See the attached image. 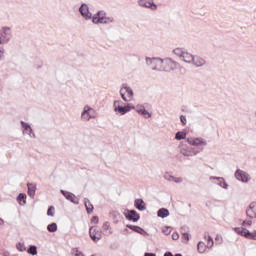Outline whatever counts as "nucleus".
I'll list each match as a JSON object with an SVG mask.
<instances>
[{
    "label": "nucleus",
    "mask_w": 256,
    "mask_h": 256,
    "mask_svg": "<svg viewBox=\"0 0 256 256\" xmlns=\"http://www.w3.org/2000/svg\"><path fill=\"white\" fill-rule=\"evenodd\" d=\"M131 109H135V106H131L130 104L126 106H117V101L114 102V111L116 113H120V115H125V113H129Z\"/></svg>",
    "instance_id": "423d86ee"
},
{
    "label": "nucleus",
    "mask_w": 256,
    "mask_h": 256,
    "mask_svg": "<svg viewBox=\"0 0 256 256\" xmlns=\"http://www.w3.org/2000/svg\"><path fill=\"white\" fill-rule=\"evenodd\" d=\"M47 215H49L50 217H53V215H55V207L50 206L47 211Z\"/></svg>",
    "instance_id": "7c9ffc66"
},
{
    "label": "nucleus",
    "mask_w": 256,
    "mask_h": 256,
    "mask_svg": "<svg viewBox=\"0 0 256 256\" xmlns=\"http://www.w3.org/2000/svg\"><path fill=\"white\" fill-rule=\"evenodd\" d=\"M93 117H95V110H93V108H90L89 106H86L82 113V119L84 121H89V119H93Z\"/></svg>",
    "instance_id": "6e6552de"
},
{
    "label": "nucleus",
    "mask_w": 256,
    "mask_h": 256,
    "mask_svg": "<svg viewBox=\"0 0 256 256\" xmlns=\"http://www.w3.org/2000/svg\"><path fill=\"white\" fill-rule=\"evenodd\" d=\"M183 239H185L186 241H189V234L184 233L183 234Z\"/></svg>",
    "instance_id": "a19ab883"
},
{
    "label": "nucleus",
    "mask_w": 256,
    "mask_h": 256,
    "mask_svg": "<svg viewBox=\"0 0 256 256\" xmlns=\"http://www.w3.org/2000/svg\"><path fill=\"white\" fill-rule=\"evenodd\" d=\"M181 59L185 63H192L193 59H195V57H193V55H191L189 52H184V54H182V58Z\"/></svg>",
    "instance_id": "a211bd4d"
},
{
    "label": "nucleus",
    "mask_w": 256,
    "mask_h": 256,
    "mask_svg": "<svg viewBox=\"0 0 256 256\" xmlns=\"http://www.w3.org/2000/svg\"><path fill=\"white\" fill-rule=\"evenodd\" d=\"M182 155H185V157H193L197 153L194 148L188 147V148H182L181 149Z\"/></svg>",
    "instance_id": "dca6fc26"
},
{
    "label": "nucleus",
    "mask_w": 256,
    "mask_h": 256,
    "mask_svg": "<svg viewBox=\"0 0 256 256\" xmlns=\"http://www.w3.org/2000/svg\"><path fill=\"white\" fill-rule=\"evenodd\" d=\"M27 187H28L29 197H35V189H36L35 184L28 183Z\"/></svg>",
    "instance_id": "aec40b11"
},
{
    "label": "nucleus",
    "mask_w": 256,
    "mask_h": 256,
    "mask_svg": "<svg viewBox=\"0 0 256 256\" xmlns=\"http://www.w3.org/2000/svg\"><path fill=\"white\" fill-rule=\"evenodd\" d=\"M92 223H99V218L97 216H94L92 218Z\"/></svg>",
    "instance_id": "58836bf2"
},
{
    "label": "nucleus",
    "mask_w": 256,
    "mask_h": 256,
    "mask_svg": "<svg viewBox=\"0 0 256 256\" xmlns=\"http://www.w3.org/2000/svg\"><path fill=\"white\" fill-rule=\"evenodd\" d=\"M28 253H29L30 255H37V247L31 246V247L28 249Z\"/></svg>",
    "instance_id": "c756f323"
},
{
    "label": "nucleus",
    "mask_w": 256,
    "mask_h": 256,
    "mask_svg": "<svg viewBox=\"0 0 256 256\" xmlns=\"http://www.w3.org/2000/svg\"><path fill=\"white\" fill-rule=\"evenodd\" d=\"M3 57V51L0 50V59Z\"/></svg>",
    "instance_id": "37998d69"
},
{
    "label": "nucleus",
    "mask_w": 256,
    "mask_h": 256,
    "mask_svg": "<svg viewBox=\"0 0 256 256\" xmlns=\"http://www.w3.org/2000/svg\"><path fill=\"white\" fill-rule=\"evenodd\" d=\"M204 239L207 241V245L205 242H199L197 246V249L200 253H205L207 249H211V247L214 245L213 238H211V236L205 235Z\"/></svg>",
    "instance_id": "f03ea898"
},
{
    "label": "nucleus",
    "mask_w": 256,
    "mask_h": 256,
    "mask_svg": "<svg viewBox=\"0 0 256 256\" xmlns=\"http://www.w3.org/2000/svg\"><path fill=\"white\" fill-rule=\"evenodd\" d=\"M26 129H31V127L30 126H26Z\"/></svg>",
    "instance_id": "c03bdc74"
},
{
    "label": "nucleus",
    "mask_w": 256,
    "mask_h": 256,
    "mask_svg": "<svg viewBox=\"0 0 256 256\" xmlns=\"http://www.w3.org/2000/svg\"><path fill=\"white\" fill-rule=\"evenodd\" d=\"M89 235L92 241L97 243V241H101L102 233L101 230L97 227H90L89 229Z\"/></svg>",
    "instance_id": "39448f33"
},
{
    "label": "nucleus",
    "mask_w": 256,
    "mask_h": 256,
    "mask_svg": "<svg viewBox=\"0 0 256 256\" xmlns=\"http://www.w3.org/2000/svg\"><path fill=\"white\" fill-rule=\"evenodd\" d=\"M85 207L87 213H91L93 211V204H91L90 202H85Z\"/></svg>",
    "instance_id": "c85d7f7f"
},
{
    "label": "nucleus",
    "mask_w": 256,
    "mask_h": 256,
    "mask_svg": "<svg viewBox=\"0 0 256 256\" xmlns=\"http://www.w3.org/2000/svg\"><path fill=\"white\" fill-rule=\"evenodd\" d=\"M187 143H189V145H193L194 147L207 145V142L203 138H188Z\"/></svg>",
    "instance_id": "9b49d317"
},
{
    "label": "nucleus",
    "mask_w": 256,
    "mask_h": 256,
    "mask_svg": "<svg viewBox=\"0 0 256 256\" xmlns=\"http://www.w3.org/2000/svg\"><path fill=\"white\" fill-rule=\"evenodd\" d=\"M174 53L175 55H177V57H180V59L183 57L185 51H183V49L181 48H176L174 49Z\"/></svg>",
    "instance_id": "bb28decb"
},
{
    "label": "nucleus",
    "mask_w": 256,
    "mask_h": 256,
    "mask_svg": "<svg viewBox=\"0 0 256 256\" xmlns=\"http://www.w3.org/2000/svg\"><path fill=\"white\" fill-rule=\"evenodd\" d=\"M172 239L174 241H177V239H179V234H177V233L172 234Z\"/></svg>",
    "instance_id": "4c0bfd02"
},
{
    "label": "nucleus",
    "mask_w": 256,
    "mask_h": 256,
    "mask_svg": "<svg viewBox=\"0 0 256 256\" xmlns=\"http://www.w3.org/2000/svg\"><path fill=\"white\" fill-rule=\"evenodd\" d=\"M11 37V30L9 28H3L0 32V44L7 43Z\"/></svg>",
    "instance_id": "1a4fd4ad"
},
{
    "label": "nucleus",
    "mask_w": 256,
    "mask_h": 256,
    "mask_svg": "<svg viewBox=\"0 0 256 256\" xmlns=\"http://www.w3.org/2000/svg\"><path fill=\"white\" fill-rule=\"evenodd\" d=\"M158 217L165 219V217H169V210L162 208L158 211Z\"/></svg>",
    "instance_id": "4be33fe9"
},
{
    "label": "nucleus",
    "mask_w": 256,
    "mask_h": 256,
    "mask_svg": "<svg viewBox=\"0 0 256 256\" xmlns=\"http://www.w3.org/2000/svg\"><path fill=\"white\" fill-rule=\"evenodd\" d=\"M142 115H143V117H145L146 119H149V117H151V114H150L147 110H144V111L142 112Z\"/></svg>",
    "instance_id": "c9c22d12"
},
{
    "label": "nucleus",
    "mask_w": 256,
    "mask_h": 256,
    "mask_svg": "<svg viewBox=\"0 0 256 256\" xmlns=\"http://www.w3.org/2000/svg\"><path fill=\"white\" fill-rule=\"evenodd\" d=\"M173 181H175V183H181V181H183L182 178H173Z\"/></svg>",
    "instance_id": "ea45409f"
},
{
    "label": "nucleus",
    "mask_w": 256,
    "mask_h": 256,
    "mask_svg": "<svg viewBox=\"0 0 256 256\" xmlns=\"http://www.w3.org/2000/svg\"><path fill=\"white\" fill-rule=\"evenodd\" d=\"M144 256H157L155 253H145Z\"/></svg>",
    "instance_id": "79ce46f5"
},
{
    "label": "nucleus",
    "mask_w": 256,
    "mask_h": 256,
    "mask_svg": "<svg viewBox=\"0 0 256 256\" xmlns=\"http://www.w3.org/2000/svg\"><path fill=\"white\" fill-rule=\"evenodd\" d=\"M139 5L141 7H147L148 9H152V11H155L157 9V5H155L152 0H140Z\"/></svg>",
    "instance_id": "ddd939ff"
},
{
    "label": "nucleus",
    "mask_w": 256,
    "mask_h": 256,
    "mask_svg": "<svg viewBox=\"0 0 256 256\" xmlns=\"http://www.w3.org/2000/svg\"><path fill=\"white\" fill-rule=\"evenodd\" d=\"M73 256H85L83 252H81L78 248H73L71 251Z\"/></svg>",
    "instance_id": "cd10ccee"
},
{
    "label": "nucleus",
    "mask_w": 256,
    "mask_h": 256,
    "mask_svg": "<svg viewBox=\"0 0 256 256\" xmlns=\"http://www.w3.org/2000/svg\"><path fill=\"white\" fill-rule=\"evenodd\" d=\"M92 22L95 25H99V23L101 24L113 23V18L107 17V14L104 11H99L97 14L93 16Z\"/></svg>",
    "instance_id": "f257e3e1"
},
{
    "label": "nucleus",
    "mask_w": 256,
    "mask_h": 256,
    "mask_svg": "<svg viewBox=\"0 0 256 256\" xmlns=\"http://www.w3.org/2000/svg\"><path fill=\"white\" fill-rule=\"evenodd\" d=\"M180 121H181L182 125H187V118L185 116L181 115Z\"/></svg>",
    "instance_id": "72a5a7b5"
},
{
    "label": "nucleus",
    "mask_w": 256,
    "mask_h": 256,
    "mask_svg": "<svg viewBox=\"0 0 256 256\" xmlns=\"http://www.w3.org/2000/svg\"><path fill=\"white\" fill-rule=\"evenodd\" d=\"M128 229H132V231H135L136 233H143V228L139 226H129L127 225Z\"/></svg>",
    "instance_id": "a878e982"
},
{
    "label": "nucleus",
    "mask_w": 256,
    "mask_h": 256,
    "mask_svg": "<svg viewBox=\"0 0 256 256\" xmlns=\"http://www.w3.org/2000/svg\"><path fill=\"white\" fill-rule=\"evenodd\" d=\"M82 17H85V19H91V13L89 12V6L86 4H83L79 9Z\"/></svg>",
    "instance_id": "2eb2a0df"
},
{
    "label": "nucleus",
    "mask_w": 256,
    "mask_h": 256,
    "mask_svg": "<svg viewBox=\"0 0 256 256\" xmlns=\"http://www.w3.org/2000/svg\"><path fill=\"white\" fill-rule=\"evenodd\" d=\"M47 229L50 233H55V231H57V224L56 223L49 224L47 226Z\"/></svg>",
    "instance_id": "393cba45"
},
{
    "label": "nucleus",
    "mask_w": 256,
    "mask_h": 256,
    "mask_svg": "<svg viewBox=\"0 0 256 256\" xmlns=\"http://www.w3.org/2000/svg\"><path fill=\"white\" fill-rule=\"evenodd\" d=\"M17 201L20 205H25V203H27V195L20 193L17 198Z\"/></svg>",
    "instance_id": "412c9836"
},
{
    "label": "nucleus",
    "mask_w": 256,
    "mask_h": 256,
    "mask_svg": "<svg viewBox=\"0 0 256 256\" xmlns=\"http://www.w3.org/2000/svg\"><path fill=\"white\" fill-rule=\"evenodd\" d=\"M192 62L194 63V65H196V67H201V65H203L205 63V60H203L202 58L199 57H195Z\"/></svg>",
    "instance_id": "5701e85b"
},
{
    "label": "nucleus",
    "mask_w": 256,
    "mask_h": 256,
    "mask_svg": "<svg viewBox=\"0 0 256 256\" xmlns=\"http://www.w3.org/2000/svg\"><path fill=\"white\" fill-rule=\"evenodd\" d=\"M252 223H253V222H252L251 220H244L243 223H242V225H243V226L247 225L248 227H251Z\"/></svg>",
    "instance_id": "e433bc0d"
},
{
    "label": "nucleus",
    "mask_w": 256,
    "mask_h": 256,
    "mask_svg": "<svg viewBox=\"0 0 256 256\" xmlns=\"http://www.w3.org/2000/svg\"><path fill=\"white\" fill-rule=\"evenodd\" d=\"M217 239H219V237H216V241H217Z\"/></svg>",
    "instance_id": "a18cd8bd"
},
{
    "label": "nucleus",
    "mask_w": 256,
    "mask_h": 256,
    "mask_svg": "<svg viewBox=\"0 0 256 256\" xmlns=\"http://www.w3.org/2000/svg\"><path fill=\"white\" fill-rule=\"evenodd\" d=\"M134 205L139 211H145V209H147V207L145 206V201H143V199H136Z\"/></svg>",
    "instance_id": "f3484780"
},
{
    "label": "nucleus",
    "mask_w": 256,
    "mask_h": 256,
    "mask_svg": "<svg viewBox=\"0 0 256 256\" xmlns=\"http://www.w3.org/2000/svg\"><path fill=\"white\" fill-rule=\"evenodd\" d=\"M124 215H125L126 219H128V221L136 222V221H139V219H140L139 214L135 210H128V211L124 212Z\"/></svg>",
    "instance_id": "9d476101"
},
{
    "label": "nucleus",
    "mask_w": 256,
    "mask_h": 256,
    "mask_svg": "<svg viewBox=\"0 0 256 256\" xmlns=\"http://www.w3.org/2000/svg\"><path fill=\"white\" fill-rule=\"evenodd\" d=\"M187 137V133L185 132H177L175 139H177V141H181V139H185Z\"/></svg>",
    "instance_id": "b1692460"
},
{
    "label": "nucleus",
    "mask_w": 256,
    "mask_h": 256,
    "mask_svg": "<svg viewBox=\"0 0 256 256\" xmlns=\"http://www.w3.org/2000/svg\"><path fill=\"white\" fill-rule=\"evenodd\" d=\"M62 195L68 199V201H72V203H75V196L71 192H65V190H61Z\"/></svg>",
    "instance_id": "6ab92c4d"
},
{
    "label": "nucleus",
    "mask_w": 256,
    "mask_h": 256,
    "mask_svg": "<svg viewBox=\"0 0 256 256\" xmlns=\"http://www.w3.org/2000/svg\"><path fill=\"white\" fill-rule=\"evenodd\" d=\"M246 215H247V217H249V219L256 218V202H252L249 205V208L246 210Z\"/></svg>",
    "instance_id": "f8f14e48"
},
{
    "label": "nucleus",
    "mask_w": 256,
    "mask_h": 256,
    "mask_svg": "<svg viewBox=\"0 0 256 256\" xmlns=\"http://www.w3.org/2000/svg\"><path fill=\"white\" fill-rule=\"evenodd\" d=\"M136 111H137V113H139L140 115H142V113L145 111V107H143V106H137Z\"/></svg>",
    "instance_id": "473e14b6"
},
{
    "label": "nucleus",
    "mask_w": 256,
    "mask_h": 256,
    "mask_svg": "<svg viewBox=\"0 0 256 256\" xmlns=\"http://www.w3.org/2000/svg\"><path fill=\"white\" fill-rule=\"evenodd\" d=\"M104 231H109L111 229V226L109 225V222H106L103 224Z\"/></svg>",
    "instance_id": "f704fd0d"
},
{
    "label": "nucleus",
    "mask_w": 256,
    "mask_h": 256,
    "mask_svg": "<svg viewBox=\"0 0 256 256\" xmlns=\"http://www.w3.org/2000/svg\"><path fill=\"white\" fill-rule=\"evenodd\" d=\"M234 231L238 235H241L242 237H245V239H252L253 241H256V231L249 232V230H247L243 227L235 228Z\"/></svg>",
    "instance_id": "20e7f679"
},
{
    "label": "nucleus",
    "mask_w": 256,
    "mask_h": 256,
    "mask_svg": "<svg viewBox=\"0 0 256 256\" xmlns=\"http://www.w3.org/2000/svg\"><path fill=\"white\" fill-rule=\"evenodd\" d=\"M164 71H173V69L177 68V63L173 62L171 59H166L164 61H160Z\"/></svg>",
    "instance_id": "0eeeda50"
},
{
    "label": "nucleus",
    "mask_w": 256,
    "mask_h": 256,
    "mask_svg": "<svg viewBox=\"0 0 256 256\" xmlns=\"http://www.w3.org/2000/svg\"><path fill=\"white\" fill-rule=\"evenodd\" d=\"M17 249H18V251H25V244H23V243H18L17 244Z\"/></svg>",
    "instance_id": "2f4dec72"
},
{
    "label": "nucleus",
    "mask_w": 256,
    "mask_h": 256,
    "mask_svg": "<svg viewBox=\"0 0 256 256\" xmlns=\"http://www.w3.org/2000/svg\"><path fill=\"white\" fill-rule=\"evenodd\" d=\"M235 177L238 181H242L243 183H247L249 181V176L241 170L236 171Z\"/></svg>",
    "instance_id": "4468645a"
},
{
    "label": "nucleus",
    "mask_w": 256,
    "mask_h": 256,
    "mask_svg": "<svg viewBox=\"0 0 256 256\" xmlns=\"http://www.w3.org/2000/svg\"><path fill=\"white\" fill-rule=\"evenodd\" d=\"M120 95L123 101H133V90L129 86H126V84L122 85Z\"/></svg>",
    "instance_id": "7ed1b4c3"
}]
</instances>
